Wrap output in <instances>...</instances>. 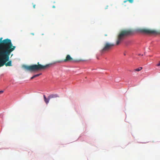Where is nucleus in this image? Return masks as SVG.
I'll return each instance as SVG.
<instances>
[{
	"mask_svg": "<svg viewBox=\"0 0 160 160\" xmlns=\"http://www.w3.org/2000/svg\"><path fill=\"white\" fill-rule=\"evenodd\" d=\"M2 38H0V68L4 65L6 67L12 66V61H9V56L16 47L13 46L10 39L2 40Z\"/></svg>",
	"mask_w": 160,
	"mask_h": 160,
	"instance_id": "f257e3e1",
	"label": "nucleus"
},
{
	"mask_svg": "<svg viewBox=\"0 0 160 160\" xmlns=\"http://www.w3.org/2000/svg\"><path fill=\"white\" fill-rule=\"evenodd\" d=\"M52 64L50 63L43 65L39 64V62L37 63V64H33L30 66L24 65L23 67L25 70L31 72H35L44 70L49 67Z\"/></svg>",
	"mask_w": 160,
	"mask_h": 160,
	"instance_id": "f03ea898",
	"label": "nucleus"
},
{
	"mask_svg": "<svg viewBox=\"0 0 160 160\" xmlns=\"http://www.w3.org/2000/svg\"><path fill=\"white\" fill-rule=\"evenodd\" d=\"M133 33V31L131 29H123L120 31L118 35L116 45H119L125 37L132 35Z\"/></svg>",
	"mask_w": 160,
	"mask_h": 160,
	"instance_id": "7ed1b4c3",
	"label": "nucleus"
},
{
	"mask_svg": "<svg viewBox=\"0 0 160 160\" xmlns=\"http://www.w3.org/2000/svg\"><path fill=\"white\" fill-rule=\"evenodd\" d=\"M115 44L113 43L107 42L104 44V46L101 52L102 53L108 52L112 50Z\"/></svg>",
	"mask_w": 160,
	"mask_h": 160,
	"instance_id": "20e7f679",
	"label": "nucleus"
},
{
	"mask_svg": "<svg viewBox=\"0 0 160 160\" xmlns=\"http://www.w3.org/2000/svg\"><path fill=\"white\" fill-rule=\"evenodd\" d=\"M74 61L73 59L69 55H67L66 56V58L63 60H58L57 61L53 63V64H55L56 63H61L62 62H72Z\"/></svg>",
	"mask_w": 160,
	"mask_h": 160,
	"instance_id": "39448f33",
	"label": "nucleus"
},
{
	"mask_svg": "<svg viewBox=\"0 0 160 160\" xmlns=\"http://www.w3.org/2000/svg\"><path fill=\"white\" fill-rule=\"evenodd\" d=\"M140 31L143 33L148 34H157V32L154 30L147 29H142L140 30Z\"/></svg>",
	"mask_w": 160,
	"mask_h": 160,
	"instance_id": "423d86ee",
	"label": "nucleus"
},
{
	"mask_svg": "<svg viewBox=\"0 0 160 160\" xmlns=\"http://www.w3.org/2000/svg\"><path fill=\"white\" fill-rule=\"evenodd\" d=\"M58 95L57 94H52L49 95L48 97V99L49 100L51 99L56 98L59 97Z\"/></svg>",
	"mask_w": 160,
	"mask_h": 160,
	"instance_id": "0eeeda50",
	"label": "nucleus"
},
{
	"mask_svg": "<svg viewBox=\"0 0 160 160\" xmlns=\"http://www.w3.org/2000/svg\"><path fill=\"white\" fill-rule=\"evenodd\" d=\"M41 74V73H39V74H36V75H35L34 76H33L31 78V79H32L36 77H37L38 76H40V75Z\"/></svg>",
	"mask_w": 160,
	"mask_h": 160,
	"instance_id": "6e6552de",
	"label": "nucleus"
},
{
	"mask_svg": "<svg viewBox=\"0 0 160 160\" xmlns=\"http://www.w3.org/2000/svg\"><path fill=\"white\" fill-rule=\"evenodd\" d=\"M142 67H139L138 68H137L135 70V71L137 72H138L142 70Z\"/></svg>",
	"mask_w": 160,
	"mask_h": 160,
	"instance_id": "1a4fd4ad",
	"label": "nucleus"
},
{
	"mask_svg": "<svg viewBox=\"0 0 160 160\" xmlns=\"http://www.w3.org/2000/svg\"><path fill=\"white\" fill-rule=\"evenodd\" d=\"M128 1L129 2L131 3H132L133 2V0H128L125 1L124 2L125 3Z\"/></svg>",
	"mask_w": 160,
	"mask_h": 160,
	"instance_id": "9d476101",
	"label": "nucleus"
},
{
	"mask_svg": "<svg viewBox=\"0 0 160 160\" xmlns=\"http://www.w3.org/2000/svg\"><path fill=\"white\" fill-rule=\"evenodd\" d=\"M44 100H47V98L45 96V95H43Z\"/></svg>",
	"mask_w": 160,
	"mask_h": 160,
	"instance_id": "9b49d317",
	"label": "nucleus"
},
{
	"mask_svg": "<svg viewBox=\"0 0 160 160\" xmlns=\"http://www.w3.org/2000/svg\"><path fill=\"white\" fill-rule=\"evenodd\" d=\"M4 91L3 90L0 91V95Z\"/></svg>",
	"mask_w": 160,
	"mask_h": 160,
	"instance_id": "f8f14e48",
	"label": "nucleus"
},
{
	"mask_svg": "<svg viewBox=\"0 0 160 160\" xmlns=\"http://www.w3.org/2000/svg\"><path fill=\"white\" fill-rule=\"evenodd\" d=\"M157 66H160V61L157 64Z\"/></svg>",
	"mask_w": 160,
	"mask_h": 160,
	"instance_id": "ddd939ff",
	"label": "nucleus"
},
{
	"mask_svg": "<svg viewBox=\"0 0 160 160\" xmlns=\"http://www.w3.org/2000/svg\"><path fill=\"white\" fill-rule=\"evenodd\" d=\"M48 101H47V100L45 101L46 103L47 104L48 103Z\"/></svg>",
	"mask_w": 160,
	"mask_h": 160,
	"instance_id": "4468645a",
	"label": "nucleus"
},
{
	"mask_svg": "<svg viewBox=\"0 0 160 160\" xmlns=\"http://www.w3.org/2000/svg\"><path fill=\"white\" fill-rule=\"evenodd\" d=\"M33 8H35V4H33Z\"/></svg>",
	"mask_w": 160,
	"mask_h": 160,
	"instance_id": "2eb2a0df",
	"label": "nucleus"
},
{
	"mask_svg": "<svg viewBox=\"0 0 160 160\" xmlns=\"http://www.w3.org/2000/svg\"><path fill=\"white\" fill-rule=\"evenodd\" d=\"M122 5L123 7H125L126 6V5L125 4H122Z\"/></svg>",
	"mask_w": 160,
	"mask_h": 160,
	"instance_id": "dca6fc26",
	"label": "nucleus"
},
{
	"mask_svg": "<svg viewBox=\"0 0 160 160\" xmlns=\"http://www.w3.org/2000/svg\"><path fill=\"white\" fill-rule=\"evenodd\" d=\"M31 34L32 35H34V33H31Z\"/></svg>",
	"mask_w": 160,
	"mask_h": 160,
	"instance_id": "f3484780",
	"label": "nucleus"
},
{
	"mask_svg": "<svg viewBox=\"0 0 160 160\" xmlns=\"http://www.w3.org/2000/svg\"><path fill=\"white\" fill-rule=\"evenodd\" d=\"M52 8H55V6H52Z\"/></svg>",
	"mask_w": 160,
	"mask_h": 160,
	"instance_id": "a211bd4d",
	"label": "nucleus"
},
{
	"mask_svg": "<svg viewBox=\"0 0 160 160\" xmlns=\"http://www.w3.org/2000/svg\"><path fill=\"white\" fill-rule=\"evenodd\" d=\"M97 59H98V57H97Z\"/></svg>",
	"mask_w": 160,
	"mask_h": 160,
	"instance_id": "6ab92c4d",
	"label": "nucleus"
}]
</instances>
